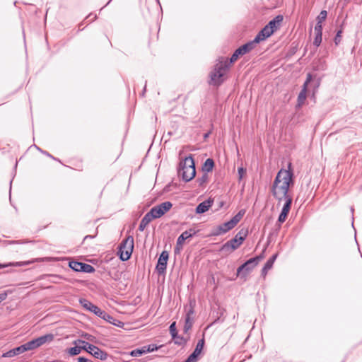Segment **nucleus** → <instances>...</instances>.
<instances>
[{"mask_svg": "<svg viewBox=\"0 0 362 362\" xmlns=\"http://www.w3.org/2000/svg\"><path fill=\"white\" fill-rule=\"evenodd\" d=\"M294 185V174L292 163L289 162L287 169H281L276 174L271 187V193L278 204L284 202V206L278 218V222L283 223L291 210L293 202L290 188Z\"/></svg>", "mask_w": 362, "mask_h": 362, "instance_id": "nucleus-1", "label": "nucleus"}, {"mask_svg": "<svg viewBox=\"0 0 362 362\" xmlns=\"http://www.w3.org/2000/svg\"><path fill=\"white\" fill-rule=\"evenodd\" d=\"M230 62L226 57H220L209 74V85L219 86L225 81V75L230 69Z\"/></svg>", "mask_w": 362, "mask_h": 362, "instance_id": "nucleus-2", "label": "nucleus"}, {"mask_svg": "<svg viewBox=\"0 0 362 362\" xmlns=\"http://www.w3.org/2000/svg\"><path fill=\"white\" fill-rule=\"evenodd\" d=\"M178 174L185 182H189L194 177L196 170L194 158L192 155L186 157L180 163Z\"/></svg>", "mask_w": 362, "mask_h": 362, "instance_id": "nucleus-3", "label": "nucleus"}, {"mask_svg": "<svg viewBox=\"0 0 362 362\" xmlns=\"http://www.w3.org/2000/svg\"><path fill=\"white\" fill-rule=\"evenodd\" d=\"M54 335L52 334H47L36 339H34L31 341H28L27 343L21 345L18 347L14 348L16 354L18 355L20 354L24 353L25 351L33 350L36 348L40 347L43 345L46 342H50L53 341Z\"/></svg>", "mask_w": 362, "mask_h": 362, "instance_id": "nucleus-4", "label": "nucleus"}, {"mask_svg": "<svg viewBox=\"0 0 362 362\" xmlns=\"http://www.w3.org/2000/svg\"><path fill=\"white\" fill-rule=\"evenodd\" d=\"M134 249V238L132 236H128L124 239L119 246L118 255L122 261H127L130 259Z\"/></svg>", "mask_w": 362, "mask_h": 362, "instance_id": "nucleus-5", "label": "nucleus"}, {"mask_svg": "<svg viewBox=\"0 0 362 362\" xmlns=\"http://www.w3.org/2000/svg\"><path fill=\"white\" fill-rule=\"evenodd\" d=\"M246 237L245 233L242 231L238 232L233 238L224 243L220 251L233 252L238 249L243 243Z\"/></svg>", "mask_w": 362, "mask_h": 362, "instance_id": "nucleus-6", "label": "nucleus"}, {"mask_svg": "<svg viewBox=\"0 0 362 362\" xmlns=\"http://www.w3.org/2000/svg\"><path fill=\"white\" fill-rule=\"evenodd\" d=\"M255 46L256 44L254 42L253 40H252L238 47L232 54L230 59H228V62H230V66H231V64L236 62L240 56H243L247 53H249L255 47Z\"/></svg>", "mask_w": 362, "mask_h": 362, "instance_id": "nucleus-7", "label": "nucleus"}, {"mask_svg": "<svg viewBox=\"0 0 362 362\" xmlns=\"http://www.w3.org/2000/svg\"><path fill=\"white\" fill-rule=\"evenodd\" d=\"M172 206L173 204L170 202H165L151 208L150 212L155 218H158L170 211Z\"/></svg>", "mask_w": 362, "mask_h": 362, "instance_id": "nucleus-8", "label": "nucleus"}, {"mask_svg": "<svg viewBox=\"0 0 362 362\" xmlns=\"http://www.w3.org/2000/svg\"><path fill=\"white\" fill-rule=\"evenodd\" d=\"M264 258L263 254L258 255L257 257L250 258L247 261H246L244 264L240 266L237 269V273L239 274L243 270H245L247 272L252 271Z\"/></svg>", "mask_w": 362, "mask_h": 362, "instance_id": "nucleus-9", "label": "nucleus"}, {"mask_svg": "<svg viewBox=\"0 0 362 362\" xmlns=\"http://www.w3.org/2000/svg\"><path fill=\"white\" fill-rule=\"evenodd\" d=\"M196 234V231L194 229L190 228L188 230L184 231L177 238L176 246H175V252H180V250L182 249L183 244L185 240L192 238L194 235Z\"/></svg>", "mask_w": 362, "mask_h": 362, "instance_id": "nucleus-10", "label": "nucleus"}, {"mask_svg": "<svg viewBox=\"0 0 362 362\" xmlns=\"http://www.w3.org/2000/svg\"><path fill=\"white\" fill-rule=\"evenodd\" d=\"M168 257L169 254L167 251L164 250L161 252L156 267L158 274H161L165 273L167 267Z\"/></svg>", "mask_w": 362, "mask_h": 362, "instance_id": "nucleus-11", "label": "nucleus"}, {"mask_svg": "<svg viewBox=\"0 0 362 362\" xmlns=\"http://www.w3.org/2000/svg\"><path fill=\"white\" fill-rule=\"evenodd\" d=\"M169 330L170 332V334L172 336L173 339L174 340V343L179 346H183L185 345L187 339L184 338L183 337H181L178 335L177 331L175 327V322H173L169 327Z\"/></svg>", "mask_w": 362, "mask_h": 362, "instance_id": "nucleus-12", "label": "nucleus"}, {"mask_svg": "<svg viewBox=\"0 0 362 362\" xmlns=\"http://www.w3.org/2000/svg\"><path fill=\"white\" fill-rule=\"evenodd\" d=\"M274 33V31L267 24L255 36L253 40L254 42L257 45L259 42L264 40L270 37Z\"/></svg>", "mask_w": 362, "mask_h": 362, "instance_id": "nucleus-13", "label": "nucleus"}, {"mask_svg": "<svg viewBox=\"0 0 362 362\" xmlns=\"http://www.w3.org/2000/svg\"><path fill=\"white\" fill-rule=\"evenodd\" d=\"M283 20V16L278 15L276 17H274L272 20H271L267 25L274 33L275 31L280 28Z\"/></svg>", "mask_w": 362, "mask_h": 362, "instance_id": "nucleus-14", "label": "nucleus"}, {"mask_svg": "<svg viewBox=\"0 0 362 362\" xmlns=\"http://www.w3.org/2000/svg\"><path fill=\"white\" fill-rule=\"evenodd\" d=\"M155 217L153 214H151L150 211L142 218L139 226V230L140 231L144 230V229L146 228V226L148 225V223L154 219Z\"/></svg>", "mask_w": 362, "mask_h": 362, "instance_id": "nucleus-15", "label": "nucleus"}, {"mask_svg": "<svg viewBox=\"0 0 362 362\" xmlns=\"http://www.w3.org/2000/svg\"><path fill=\"white\" fill-rule=\"evenodd\" d=\"M235 226L233 225L232 222L230 221H228L227 222H225L224 223L220 225L218 227V231L216 233H214V235H218L221 234H223L229 231L230 230L233 229Z\"/></svg>", "mask_w": 362, "mask_h": 362, "instance_id": "nucleus-16", "label": "nucleus"}, {"mask_svg": "<svg viewBox=\"0 0 362 362\" xmlns=\"http://www.w3.org/2000/svg\"><path fill=\"white\" fill-rule=\"evenodd\" d=\"M194 314V311L192 309L189 310L185 316V323L184 326V332H187L192 327L193 325V317L192 315Z\"/></svg>", "mask_w": 362, "mask_h": 362, "instance_id": "nucleus-17", "label": "nucleus"}, {"mask_svg": "<svg viewBox=\"0 0 362 362\" xmlns=\"http://www.w3.org/2000/svg\"><path fill=\"white\" fill-rule=\"evenodd\" d=\"M212 202L209 200L204 201L200 203L196 208L197 214H203L207 211L211 206Z\"/></svg>", "mask_w": 362, "mask_h": 362, "instance_id": "nucleus-18", "label": "nucleus"}, {"mask_svg": "<svg viewBox=\"0 0 362 362\" xmlns=\"http://www.w3.org/2000/svg\"><path fill=\"white\" fill-rule=\"evenodd\" d=\"M38 261H39L38 259H33V260H30V261L11 262V263H8L7 264H0V269L4 268V267H9V266H13V267L26 266V265H28L30 264H32V263H34V262H38Z\"/></svg>", "mask_w": 362, "mask_h": 362, "instance_id": "nucleus-19", "label": "nucleus"}, {"mask_svg": "<svg viewBox=\"0 0 362 362\" xmlns=\"http://www.w3.org/2000/svg\"><path fill=\"white\" fill-rule=\"evenodd\" d=\"M214 166V161L212 158H207L203 166H202V170L205 172L206 173L211 172L213 170V168Z\"/></svg>", "mask_w": 362, "mask_h": 362, "instance_id": "nucleus-20", "label": "nucleus"}, {"mask_svg": "<svg viewBox=\"0 0 362 362\" xmlns=\"http://www.w3.org/2000/svg\"><path fill=\"white\" fill-rule=\"evenodd\" d=\"M205 343L204 337H202V339H199L197 344V346L192 352L193 354H195L197 356H199L204 349Z\"/></svg>", "mask_w": 362, "mask_h": 362, "instance_id": "nucleus-21", "label": "nucleus"}, {"mask_svg": "<svg viewBox=\"0 0 362 362\" xmlns=\"http://www.w3.org/2000/svg\"><path fill=\"white\" fill-rule=\"evenodd\" d=\"M93 356L95 358L100 359L102 361H105L107 358V354L105 351H104L101 350L100 349H99L98 347L94 351V353H93Z\"/></svg>", "mask_w": 362, "mask_h": 362, "instance_id": "nucleus-22", "label": "nucleus"}, {"mask_svg": "<svg viewBox=\"0 0 362 362\" xmlns=\"http://www.w3.org/2000/svg\"><path fill=\"white\" fill-rule=\"evenodd\" d=\"M79 303L84 309L88 311H91L93 307L95 306L94 304H93L90 301L86 298H80Z\"/></svg>", "mask_w": 362, "mask_h": 362, "instance_id": "nucleus-23", "label": "nucleus"}, {"mask_svg": "<svg viewBox=\"0 0 362 362\" xmlns=\"http://www.w3.org/2000/svg\"><path fill=\"white\" fill-rule=\"evenodd\" d=\"M306 94L307 93H305L304 91H300L299 93L297 99V107H300L305 103L307 97Z\"/></svg>", "mask_w": 362, "mask_h": 362, "instance_id": "nucleus-24", "label": "nucleus"}, {"mask_svg": "<svg viewBox=\"0 0 362 362\" xmlns=\"http://www.w3.org/2000/svg\"><path fill=\"white\" fill-rule=\"evenodd\" d=\"M74 344H76V346L74 347H71L69 349L68 351V353L71 355V356H76V355H78L81 353V347H79L78 346V344L77 342V341H74Z\"/></svg>", "mask_w": 362, "mask_h": 362, "instance_id": "nucleus-25", "label": "nucleus"}, {"mask_svg": "<svg viewBox=\"0 0 362 362\" xmlns=\"http://www.w3.org/2000/svg\"><path fill=\"white\" fill-rule=\"evenodd\" d=\"M82 262L77 261H70L69 263V267L75 272H81Z\"/></svg>", "mask_w": 362, "mask_h": 362, "instance_id": "nucleus-26", "label": "nucleus"}, {"mask_svg": "<svg viewBox=\"0 0 362 362\" xmlns=\"http://www.w3.org/2000/svg\"><path fill=\"white\" fill-rule=\"evenodd\" d=\"M81 267V272H85V273H92L95 271V268L88 264L83 263L82 265L80 266Z\"/></svg>", "mask_w": 362, "mask_h": 362, "instance_id": "nucleus-27", "label": "nucleus"}, {"mask_svg": "<svg viewBox=\"0 0 362 362\" xmlns=\"http://www.w3.org/2000/svg\"><path fill=\"white\" fill-rule=\"evenodd\" d=\"M277 257V254L273 255L264 264V267L269 270L271 269L273 267V264Z\"/></svg>", "mask_w": 362, "mask_h": 362, "instance_id": "nucleus-28", "label": "nucleus"}, {"mask_svg": "<svg viewBox=\"0 0 362 362\" xmlns=\"http://www.w3.org/2000/svg\"><path fill=\"white\" fill-rule=\"evenodd\" d=\"M327 16V12L325 10H322L320 11V14L317 17V23L322 24L323 21H325Z\"/></svg>", "mask_w": 362, "mask_h": 362, "instance_id": "nucleus-29", "label": "nucleus"}, {"mask_svg": "<svg viewBox=\"0 0 362 362\" xmlns=\"http://www.w3.org/2000/svg\"><path fill=\"white\" fill-rule=\"evenodd\" d=\"M244 214V212H242L241 211H239L235 216H233L230 221L232 222L233 225L235 226L241 220Z\"/></svg>", "mask_w": 362, "mask_h": 362, "instance_id": "nucleus-30", "label": "nucleus"}, {"mask_svg": "<svg viewBox=\"0 0 362 362\" xmlns=\"http://www.w3.org/2000/svg\"><path fill=\"white\" fill-rule=\"evenodd\" d=\"M244 214V212H242L241 211H239L235 216H233L230 221L232 222L233 225L235 226L241 220Z\"/></svg>", "mask_w": 362, "mask_h": 362, "instance_id": "nucleus-31", "label": "nucleus"}, {"mask_svg": "<svg viewBox=\"0 0 362 362\" xmlns=\"http://www.w3.org/2000/svg\"><path fill=\"white\" fill-rule=\"evenodd\" d=\"M244 214V212H242L241 211H239L235 216H233L230 221L232 222L233 225L235 226L241 220Z\"/></svg>", "mask_w": 362, "mask_h": 362, "instance_id": "nucleus-32", "label": "nucleus"}, {"mask_svg": "<svg viewBox=\"0 0 362 362\" xmlns=\"http://www.w3.org/2000/svg\"><path fill=\"white\" fill-rule=\"evenodd\" d=\"M244 214V212H242L241 211H239L235 216H233L230 221L232 222L233 225L235 226L241 220Z\"/></svg>", "mask_w": 362, "mask_h": 362, "instance_id": "nucleus-33", "label": "nucleus"}, {"mask_svg": "<svg viewBox=\"0 0 362 362\" xmlns=\"http://www.w3.org/2000/svg\"><path fill=\"white\" fill-rule=\"evenodd\" d=\"M144 354H146V351L144 346L141 347V349H134L130 352V355L134 357L140 356Z\"/></svg>", "mask_w": 362, "mask_h": 362, "instance_id": "nucleus-34", "label": "nucleus"}, {"mask_svg": "<svg viewBox=\"0 0 362 362\" xmlns=\"http://www.w3.org/2000/svg\"><path fill=\"white\" fill-rule=\"evenodd\" d=\"M102 319L105 320V321L116 325L115 321H117L112 315L108 314L107 313L105 312V315L102 316Z\"/></svg>", "mask_w": 362, "mask_h": 362, "instance_id": "nucleus-35", "label": "nucleus"}, {"mask_svg": "<svg viewBox=\"0 0 362 362\" xmlns=\"http://www.w3.org/2000/svg\"><path fill=\"white\" fill-rule=\"evenodd\" d=\"M90 312L93 313L95 315L102 318V316L105 315V311L101 310L99 307L95 305Z\"/></svg>", "mask_w": 362, "mask_h": 362, "instance_id": "nucleus-36", "label": "nucleus"}, {"mask_svg": "<svg viewBox=\"0 0 362 362\" xmlns=\"http://www.w3.org/2000/svg\"><path fill=\"white\" fill-rule=\"evenodd\" d=\"M322 34H315L313 44L316 47H319L322 42Z\"/></svg>", "mask_w": 362, "mask_h": 362, "instance_id": "nucleus-37", "label": "nucleus"}, {"mask_svg": "<svg viewBox=\"0 0 362 362\" xmlns=\"http://www.w3.org/2000/svg\"><path fill=\"white\" fill-rule=\"evenodd\" d=\"M199 186H202L204 184L208 182V175L207 173H204L202 177H199L197 180Z\"/></svg>", "mask_w": 362, "mask_h": 362, "instance_id": "nucleus-38", "label": "nucleus"}, {"mask_svg": "<svg viewBox=\"0 0 362 362\" xmlns=\"http://www.w3.org/2000/svg\"><path fill=\"white\" fill-rule=\"evenodd\" d=\"M199 356L195 354L192 353L185 362H197Z\"/></svg>", "mask_w": 362, "mask_h": 362, "instance_id": "nucleus-39", "label": "nucleus"}, {"mask_svg": "<svg viewBox=\"0 0 362 362\" xmlns=\"http://www.w3.org/2000/svg\"><path fill=\"white\" fill-rule=\"evenodd\" d=\"M14 356H16V351H15V349H11L5 353H4L2 354V357H4V358H11V357H13Z\"/></svg>", "mask_w": 362, "mask_h": 362, "instance_id": "nucleus-40", "label": "nucleus"}, {"mask_svg": "<svg viewBox=\"0 0 362 362\" xmlns=\"http://www.w3.org/2000/svg\"><path fill=\"white\" fill-rule=\"evenodd\" d=\"M77 342L78 344L79 347H81V350L83 349L86 351L87 350V346H88V345L90 344V343L83 340H78Z\"/></svg>", "mask_w": 362, "mask_h": 362, "instance_id": "nucleus-41", "label": "nucleus"}, {"mask_svg": "<svg viewBox=\"0 0 362 362\" xmlns=\"http://www.w3.org/2000/svg\"><path fill=\"white\" fill-rule=\"evenodd\" d=\"M144 348L145 349L146 354L148 352L153 351L155 350H157V346L155 344H149L148 346H144Z\"/></svg>", "mask_w": 362, "mask_h": 362, "instance_id": "nucleus-42", "label": "nucleus"}, {"mask_svg": "<svg viewBox=\"0 0 362 362\" xmlns=\"http://www.w3.org/2000/svg\"><path fill=\"white\" fill-rule=\"evenodd\" d=\"M341 33H342L341 30H339L336 34V36L334 37V43L336 45H338L339 44V42H341Z\"/></svg>", "mask_w": 362, "mask_h": 362, "instance_id": "nucleus-43", "label": "nucleus"}, {"mask_svg": "<svg viewBox=\"0 0 362 362\" xmlns=\"http://www.w3.org/2000/svg\"><path fill=\"white\" fill-rule=\"evenodd\" d=\"M315 34H322V25L316 23L315 26Z\"/></svg>", "mask_w": 362, "mask_h": 362, "instance_id": "nucleus-44", "label": "nucleus"}, {"mask_svg": "<svg viewBox=\"0 0 362 362\" xmlns=\"http://www.w3.org/2000/svg\"><path fill=\"white\" fill-rule=\"evenodd\" d=\"M97 348H98V346L90 344V345H88V346H87L86 351L93 356V353H94V351L97 349Z\"/></svg>", "mask_w": 362, "mask_h": 362, "instance_id": "nucleus-45", "label": "nucleus"}, {"mask_svg": "<svg viewBox=\"0 0 362 362\" xmlns=\"http://www.w3.org/2000/svg\"><path fill=\"white\" fill-rule=\"evenodd\" d=\"M97 348H98V346L90 344V345H88V346H87L86 351L93 356V353H94V351L97 349Z\"/></svg>", "mask_w": 362, "mask_h": 362, "instance_id": "nucleus-46", "label": "nucleus"}, {"mask_svg": "<svg viewBox=\"0 0 362 362\" xmlns=\"http://www.w3.org/2000/svg\"><path fill=\"white\" fill-rule=\"evenodd\" d=\"M239 180H241L243 177V175L245 173L246 170L243 167L238 168V169Z\"/></svg>", "mask_w": 362, "mask_h": 362, "instance_id": "nucleus-47", "label": "nucleus"}, {"mask_svg": "<svg viewBox=\"0 0 362 362\" xmlns=\"http://www.w3.org/2000/svg\"><path fill=\"white\" fill-rule=\"evenodd\" d=\"M308 84L309 83L305 81L300 91H304L305 93H307Z\"/></svg>", "mask_w": 362, "mask_h": 362, "instance_id": "nucleus-48", "label": "nucleus"}, {"mask_svg": "<svg viewBox=\"0 0 362 362\" xmlns=\"http://www.w3.org/2000/svg\"><path fill=\"white\" fill-rule=\"evenodd\" d=\"M268 271H269L268 269H266L264 267H263V268L262 269V275L263 276H265L267 274Z\"/></svg>", "mask_w": 362, "mask_h": 362, "instance_id": "nucleus-49", "label": "nucleus"}, {"mask_svg": "<svg viewBox=\"0 0 362 362\" xmlns=\"http://www.w3.org/2000/svg\"><path fill=\"white\" fill-rule=\"evenodd\" d=\"M95 237V235H87L84 237L83 238V242L86 241V240L88 239H93Z\"/></svg>", "mask_w": 362, "mask_h": 362, "instance_id": "nucleus-50", "label": "nucleus"}, {"mask_svg": "<svg viewBox=\"0 0 362 362\" xmlns=\"http://www.w3.org/2000/svg\"><path fill=\"white\" fill-rule=\"evenodd\" d=\"M78 362H88V360L84 357H79L78 358Z\"/></svg>", "mask_w": 362, "mask_h": 362, "instance_id": "nucleus-51", "label": "nucleus"}, {"mask_svg": "<svg viewBox=\"0 0 362 362\" xmlns=\"http://www.w3.org/2000/svg\"><path fill=\"white\" fill-rule=\"evenodd\" d=\"M311 80H312V75H311V74H308L305 82L310 83L311 81Z\"/></svg>", "mask_w": 362, "mask_h": 362, "instance_id": "nucleus-52", "label": "nucleus"}, {"mask_svg": "<svg viewBox=\"0 0 362 362\" xmlns=\"http://www.w3.org/2000/svg\"><path fill=\"white\" fill-rule=\"evenodd\" d=\"M54 276L56 277V278H58L59 279H62V277L61 276H59V275H54Z\"/></svg>", "mask_w": 362, "mask_h": 362, "instance_id": "nucleus-53", "label": "nucleus"}, {"mask_svg": "<svg viewBox=\"0 0 362 362\" xmlns=\"http://www.w3.org/2000/svg\"><path fill=\"white\" fill-rule=\"evenodd\" d=\"M208 136V134H206L204 137H207Z\"/></svg>", "mask_w": 362, "mask_h": 362, "instance_id": "nucleus-54", "label": "nucleus"}]
</instances>
